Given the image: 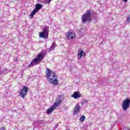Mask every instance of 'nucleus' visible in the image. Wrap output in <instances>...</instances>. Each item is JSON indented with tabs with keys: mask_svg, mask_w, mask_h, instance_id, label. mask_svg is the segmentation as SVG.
Here are the masks:
<instances>
[{
	"mask_svg": "<svg viewBox=\"0 0 130 130\" xmlns=\"http://www.w3.org/2000/svg\"><path fill=\"white\" fill-rule=\"evenodd\" d=\"M46 78L53 85H57V76L55 75L54 72L49 69H47L46 72Z\"/></svg>",
	"mask_w": 130,
	"mask_h": 130,
	"instance_id": "1",
	"label": "nucleus"
},
{
	"mask_svg": "<svg viewBox=\"0 0 130 130\" xmlns=\"http://www.w3.org/2000/svg\"><path fill=\"white\" fill-rule=\"evenodd\" d=\"M44 58V52H41L37 56H36L30 63L28 66V67H34L36 64H39Z\"/></svg>",
	"mask_w": 130,
	"mask_h": 130,
	"instance_id": "2",
	"label": "nucleus"
},
{
	"mask_svg": "<svg viewBox=\"0 0 130 130\" xmlns=\"http://www.w3.org/2000/svg\"><path fill=\"white\" fill-rule=\"evenodd\" d=\"M43 7V5L40 4L39 3L37 4L35 6V9L31 13L30 16V18L32 19L33 17H34V15L36 14L40 10H41Z\"/></svg>",
	"mask_w": 130,
	"mask_h": 130,
	"instance_id": "3",
	"label": "nucleus"
},
{
	"mask_svg": "<svg viewBox=\"0 0 130 130\" xmlns=\"http://www.w3.org/2000/svg\"><path fill=\"white\" fill-rule=\"evenodd\" d=\"M130 99L127 98L122 103V108L124 111H126L129 107Z\"/></svg>",
	"mask_w": 130,
	"mask_h": 130,
	"instance_id": "4",
	"label": "nucleus"
},
{
	"mask_svg": "<svg viewBox=\"0 0 130 130\" xmlns=\"http://www.w3.org/2000/svg\"><path fill=\"white\" fill-rule=\"evenodd\" d=\"M28 90L29 88H28L27 87L23 86L19 92V96H20L22 99H25V96L27 95V92H28Z\"/></svg>",
	"mask_w": 130,
	"mask_h": 130,
	"instance_id": "5",
	"label": "nucleus"
},
{
	"mask_svg": "<svg viewBox=\"0 0 130 130\" xmlns=\"http://www.w3.org/2000/svg\"><path fill=\"white\" fill-rule=\"evenodd\" d=\"M48 28L45 27V29H43V31H41L40 32V37L41 38L47 39V38H48Z\"/></svg>",
	"mask_w": 130,
	"mask_h": 130,
	"instance_id": "6",
	"label": "nucleus"
},
{
	"mask_svg": "<svg viewBox=\"0 0 130 130\" xmlns=\"http://www.w3.org/2000/svg\"><path fill=\"white\" fill-rule=\"evenodd\" d=\"M90 14L91 11H87L83 14V16L82 17V21L83 23H86L87 21H90V20H91V17L90 16Z\"/></svg>",
	"mask_w": 130,
	"mask_h": 130,
	"instance_id": "7",
	"label": "nucleus"
},
{
	"mask_svg": "<svg viewBox=\"0 0 130 130\" xmlns=\"http://www.w3.org/2000/svg\"><path fill=\"white\" fill-rule=\"evenodd\" d=\"M62 100H63V97L58 96L55 103L53 105V106H54L56 108H57V107L60 105V103L62 102Z\"/></svg>",
	"mask_w": 130,
	"mask_h": 130,
	"instance_id": "8",
	"label": "nucleus"
},
{
	"mask_svg": "<svg viewBox=\"0 0 130 130\" xmlns=\"http://www.w3.org/2000/svg\"><path fill=\"white\" fill-rule=\"evenodd\" d=\"M67 37L68 39H69V40H71V39H74V38H76V34L73 31H68Z\"/></svg>",
	"mask_w": 130,
	"mask_h": 130,
	"instance_id": "9",
	"label": "nucleus"
},
{
	"mask_svg": "<svg viewBox=\"0 0 130 130\" xmlns=\"http://www.w3.org/2000/svg\"><path fill=\"white\" fill-rule=\"evenodd\" d=\"M85 55H86L85 52H84L82 49H79L78 53V59H81V58H82V57L83 56H85Z\"/></svg>",
	"mask_w": 130,
	"mask_h": 130,
	"instance_id": "10",
	"label": "nucleus"
},
{
	"mask_svg": "<svg viewBox=\"0 0 130 130\" xmlns=\"http://www.w3.org/2000/svg\"><path fill=\"white\" fill-rule=\"evenodd\" d=\"M80 110H81V107L79 106V105H77L74 108V111L73 114L74 115H77V114H78V113L80 112Z\"/></svg>",
	"mask_w": 130,
	"mask_h": 130,
	"instance_id": "11",
	"label": "nucleus"
},
{
	"mask_svg": "<svg viewBox=\"0 0 130 130\" xmlns=\"http://www.w3.org/2000/svg\"><path fill=\"white\" fill-rule=\"evenodd\" d=\"M74 99H78V98H80L81 97V94H80L79 92H75L73 94L71 95Z\"/></svg>",
	"mask_w": 130,
	"mask_h": 130,
	"instance_id": "12",
	"label": "nucleus"
},
{
	"mask_svg": "<svg viewBox=\"0 0 130 130\" xmlns=\"http://www.w3.org/2000/svg\"><path fill=\"white\" fill-rule=\"evenodd\" d=\"M55 109H56V108L52 105L51 108L47 110V114H51V113H52V111H53V110H55Z\"/></svg>",
	"mask_w": 130,
	"mask_h": 130,
	"instance_id": "13",
	"label": "nucleus"
},
{
	"mask_svg": "<svg viewBox=\"0 0 130 130\" xmlns=\"http://www.w3.org/2000/svg\"><path fill=\"white\" fill-rule=\"evenodd\" d=\"M56 46V44L55 43H53L50 48L49 49V51H52L54 50V48Z\"/></svg>",
	"mask_w": 130,
	"mask_h": 130,
	"instance_id": "14",
	"label": "nucleus"
},
{
	"mask_svg": "<svg viewBox=\"0 0 130 130\" xmlns=\"http://www.w3.org/2000/svg\"><path fill=\"white\" fill-rule=\"evenodd\" d=\"M86 119V117H85L84 115H83L82 116L80 117V120L81 122H83Z\"/></svg>",
	"mask_w": 130,
	"mask_h": 130,
	"instance_id": "15",
	"label": "nucleus"
},
{
	"mask_svg": "<svg viewBox=\"0 0 130 130\" xmlns=\"http://www.w3.org/2000/svg\"><path fill=\"white\" fill-rule=\"evenodd\" d=\"M126 22L128 24L130 23V15L126 17Z\"/></svg>",
	"mask_w": 130,
	"mask_h": 130,
	"instance_id": "16",
	"label": "nucleus"
},
{
	"mask_svg": "<svg viewBox=\"0 0 130 130\" xmlns=\"http://www.w3.org/2000/svg\"><path fill=\"white\" fill-rule=\"evenodd\" d=\"M6 71H6V69L2 70V69H1V68H0V76L1 75H3V73H5V72H6Z\"/></svg>",
	"mask_w": 130,
	"mask_h": 130,
	"instance_id": "17",
	"label": "nucleus"
},
{
	"mask_svg": "<svg viewBox=\"0 0 130 130\" xmlns=\"http://www.w3.org/2000/svg\"><path fill=\"white\" fill-rule=\"evenodd\" d=\"M86 103H88V101L86 100H84L82 102L81 104L83 105Z\"/></svg>",
	"mask_w": 130,
	"mask_h": 130,
	"instance_id": "18",
	"label": "nucleus"
},
{
	"mask_svg": "<svg viewBox=\"0 0 130 130\" xmlns=\"http://www.w3.org/2000/svg\"><path fill=\"white\" fill-rule=\"evenodd\" d=\"M45 4H50V1H46L44 2Z\"/></svg>",
	"mask_w": 130,
	"mask_h": 130,
	"instance_id": "19",
	"label": "nucleus"
},
{
	"mask_svg": "<svg viewBox=\"0 0 130 130\" xmlns=\"http://www.w3.org/2000/svg\"><path fill=\"white\" fill-rule=\"evenodd\" d=\"M1 130H6V127H2L1 128Z\"/></svg>",
	"mask_w": 130,
	"mask_h": 130,
	"instance_id": "20",
	"label": "nucleus"
},
{
	"mask_svg": "<svg viewBox=\"0 0 130 130\" xmlns=\"http://www.w3.org/2000/svg\"><path fill=\"white\" fill-rule=\"evenodd\" d=\"M124 4H125V3H127V1H124Z\"/></svg>",
	"mask_w": 130,
	"mask_h": 130,
	"instance_id": "21",
	"label": "nucleus"
},
{
	"mask_svg": "<svg viewBox=\"0 0 130 130\" xmlns=\"http://www.w3.org/2000/svg\"><path fill=\"white\" fill-rule=\"evenodd\" d=\"M45 1H51V0H45Z\"/></svg>",
	"mask_w": 130,
	"mask_h": 130,
	"instance_id": "22",
	"label": "nucleus"
},
{
	"mask_svg": "<svg viewBox=\"0 0 130 130\" xmlns=\"http://www.w3.org/2000/svg\"><path fill=\"white\" fill-rule=\"evenodd\" d=\"M123 1H127V0H123Z\"/></svg>",
	"mask_w": 130,
	"mask_h": 130,
	"instance_id": "23",
	"label": "nucleus"
},
{
	"mask_svg": "<svg viewBox=\"0 0 130 130\" xmlns=\"http://www.w3.org/2000/svg\"><path fill=\"white\" fill-rule=\"evenodd\" d=\"M128 130H130V129H128Z\"/></svg>",
	"mask_w": 130,
	"mask_h": 130,
	"instance_id": "24",
	"label": "nucleus"
},
{
	"mask_svg": "<svg viewBox=\"0 0 130 130\" xmlns=\"http://www.w3.org/2000/svg\"><path fill=\"white\" fill-rule=\"evenodd\" d=\"M56 125H57V124H56Z\"/></svg>",
	"mask_w": 130,
	"mask_h": 130,
	"instance_id": "25",
	"label": "nucleus"
},
{
	"mask_svg": "<svg viewBox=\"0 0 130 130\" xmlns=\"http://www.w3.org/2000/svg\"><path fill=\"white\" fill-rule=\"evenodd\" d=\"M0 130H1V129H0Z\"/></svg>",
	"mask_w": 130,
	"mask_h": 130,
	"instance_id": "26",
	"label": "nucleus"
}]
</instances>
